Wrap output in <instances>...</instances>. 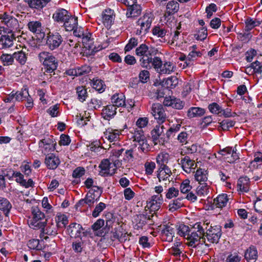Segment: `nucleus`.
I'll return each mask as SVG.
<instances>
[{
  "mask_svg": "<svg viewBox=\"0 0 262 262\" xmlns=\"http://www.w3.org/2000/svg\"><path fill=\"white\" fill-rule=\"evenodd\" d=\"M205 110L199 107H191L187 111V117L189 118L200 117L204 115Z\"/></svg>",
  "mask_w": 262,
  "mask_h": 262,
  "instance_id": "obj_32",
  "label": "nucleus"
},
{
  "mask_svg": "<svg viewBox=\"0 0 262 262\" xmlns=\"http://www.w3.org/2000/svg\"><path fill=\"white\" fill-rule=\"evenodd\" d=\"M245 27L244 30L245 32H249L254 27L258 26L260 24V21L255 18L248 17L246 19Z\"/></svg>",
  "mask_w": 262,
  "mask_h": 262,
  "instance_id": "obj_38",
  "label": "nucleus"
},
{
  "mask_svg": "<svg viewBox=\"0 0 262 262\" xmlns=\"http://www.w3.org/2000/svg\"><path fill=\"white\" fill-rule=\"evenodd\" d=\"M157 176L159 181H168L169 182V178L172 174L170 169L168 167H159L157 171Z\"/></svg>",
  "mask_w": 262,
  "mask_h": 262,
  "instance_id": "obj_24",
  "label": "nucleus"
},
{
  "mask_svg": "<svg viewBox=\"0 0 262 262\" xmlns=\"http://www.w3.org/2000/svg\"><path fill=\"white\" fill-rule=\"evenodd\" d=\"M11 177L16 178L15 181L19 183L20 186L26 188L34 186L33 180L31 179H29L28 181H26V180L24 179V176L20 172L13 171Z\"/></svg>",
  "mask_w": 262,
  "mask_h": 262,
  "instance_id": "obj_15",
  "label": "nucleus"
},
{
  "mask_svg": "<svg viewBox=\"0 0 262 262\" xmlns=\"http://www.w3.org/2000/svg\"><path fill=\"white\" fill-rule=\"evenodd\" d=\"M121 130L114 129L109 128L104 132V136L110 142L117 141L121 135Z\"/></svg>",
  "mask_w": 262,
  "mask_h": 262,
  "instance_id": "obj_27",
  "label": "nucleus"
},
{
  "mask_svg": "<svg viewBox=\"0 0 262 262\" xmlns=\"http://www.w3.org/2000/svg\"><path fill=\"white\" fill-rule=\"evenodd\" d=\"M82 229V227L80 224L73 223L68 226L67 230L71 237L76 238L80 236Z\"/></svg>",
  "mask_w": 262,
  "mask_h": 262,
  "instance_id": "obj_26",
  "label": "nucleus"
},
{
  "mask_svg": "<svg viewBox=\"0 0 262 262\" xmlns=\"http://www.w3.org/2000/svg\"><path fill=\"white\" fill-rule=\"evenodd\" d=\"M12 208V205L6 198L0 197V210L3 211L6 216H8Z\"/></svg>",
  "mask_w": 262,
  "mask_h": 262,
  "instance_id": "obj_39",
  "label": "nucleus"
},
{
  "mask_svg": "<svg viewBox=\"0 0 262 262\" xmlns=\"http://www.w3.org/2000/svg\"><path fill=\"white\" fill-rule=\"evenodd\" d=\"M1 59L4 66H9L13 64L14 58H13V54H2Z\"/></svg>",
  "mask_w": 262,
  "mask_h": 262,
  "instance_id": "obj_57",
  "label": "nucleus"
},
{
  "mask_svg": "<svg viewBox=\"0 0 262 262\" xmlns=\"http://www.w3.org/2000/svg\"><path fill=\"white\" fill-rule=\"evenodd\" d=\"M111 163L108 159H103L99 167L100 168L99 173L102 176H106L108 175L112 176L115 173V168L112 170H110L111 168Z\"/></svg>",
  "mask_w": 262,
  "mask_h": 262,
  "instance_id": "obj_18",
  "label": "nucleus"
},
{
  "mask_svg": "<svg viewBox=\"0 0 262 262\" xmlns=\"http://www.w3.org/2000/svg\"><path fill=\"white\" fill-rule=\"evenodd\" d=\"M141 11L140 5L135 4L127 8L126 15L127 17H135L141 14Z\"/></svg>",
  "mask_w": 262,
  "mask_h": 262,
  "instance_id": "obj_35",
  "label": "nucleus"
},
{
  "mask_svg": "<svg viewBox=\"0 0 262 262\" xmlns=\"http://www.w3.org/2000/svg\"><path fill=\"white\" fill-rule=\"evenodd\" d=\"M111 101L116 107L125 106V98L123 94H115L111 98Z\"/></svg>",
  "mask_w": 262,
  "mask_h": 262,
  "instance_id": "obj_31",
  "label": "nucleus"
},
{
  "mask_svg": "<svg viewBox=\"0 0 262 262\" xmlns=\"http://www.w3.org/2000/svg\"><path fill=\"white\" fill-rule=\"evenodd\" d=\"M115 18L114 11L111 9H105L101 15L102 23L107 28H110Z\"/></svg>",
  "mask_w": 262,
  "mask_h": 262,
  "instance_id": "obj_17",
  "label": "nucleus"
},
{
  "mask_svg": "<svg viewBox=\"0 0 262 262\" xmlns=\"http://www.w3.org/2000/svg\"><path fill=\"white\" fill-rule=\"evenodd\" d=\"M220 126L224 130H228L230 127L234 126L235 121L230 119H225L220 123Z\"/></svg>",
  "mask_w": 262,
  "mask_h": 262,
  "instance_id": "obj_59",
  "label": "nucleus"
},
{
  "mask_svg": "<svg viewBox=\"0 0 262 262\" xmlns=\"http://www.w3.org/2000/svg\"><path fill=\"white\" fill-rule=\"evenodd\" d=\"M13 58L21 65H24L27 60V54L23 51L14 52Z\"/></svg>",
  "mask_w": 262,
  "mask_h": 262,
  "instance_id": "obj_46",
  "label": "nucleus"
},
{
  "mask_svg": "<svg viewBox=\"0 0 262 262\" xmlns=\"http://www.w3.org/2000/svg\"><path fill=\"white\" fill-rule=\"evenodd\" d=\"M133 138V141L135 142V143H138V142L144 141V140L146 139L143 130L141 128H136L135 130Z\"/></svg>",
  "mask_w": 262,
  "mask_h": 262,
  "instance_id": "obj_50",
  "label": "nucleus"
},
{
  "mask_svg": "<svg viewBox=\"0 0 262 262\" xmlns=\"http://www.w3.org/2000/svg\"><path fill=\"white\" fill-rule=\"evenodd\" d=\"M78 25L77 17L69 15V18L64 21L63 26L67 31H71L76 28Z\"/></svg>",
  "mask_w": 262,
  "mask_h": 262,
  "instance_id": "obj_33",
  "label": "nucleus"
},
{
  "mask_svg": "<svg viewBox=\"0 0 262 262\" xmlns=\"http://www.w3.org/2000/svg\"><path fill=\"white\" fill-rule=\"evenodd\" d=\"M208 173L207 170L205 169L199 168L194 172L195 180L200 185H203L208 180Z\"/></svg>",
  "mask_w": 262,
  "mask_h": 262,
  "instance_id": "obj_23",
  "label": "nucleus"
},
{
  "mask_svg": "<svg viewBox=\"0 0 262 262\" xmlns=\"http://www.w3.org/2000/svg\"><path fill=\"white\" fill-rule=\"evenodd\" d=\"M206 224L199 222L195 223L190 229L188 237H186L189 241L188 245L192 247H196L199 245L205 244L209 246L205 237V228H207Z\"/></svg>",
  "mask_w": 262,
  "mask_h": 262,
  "instance_id": "obj_1",
  "label": "nucleus"
},
{
  "mask_svg": "<svg viewBox=\"0 0 262 262\" xmlns=\"http://www.w3.org/2000/svg\"><path fill=\"white\" fill-rule=\"evenodd\" d=\"M15 39L14 34L8 33L0 36V49L8 48L13 45Z\"/></svg>",
  "mask_w": 262,
  "mask_h": 262,
  "instance_id": "obj_16",
  "label": "nucleus"
},
{
  "mask_svg": "<svg viewBox=\"0 0 262 262\" xmlns=\"http://www.w3.org/2000/svg\"><path fill=\"white\" fill-rule=\"evenodd\" d=\"M68 217L63 214L58 213L55 217L54 223L59 228H64L68 224Z\"/></svg>",
  "mask_w": 262,
  "mask_h": 262,
  "instance_id": "obj_36",
  "label": "nucleus"
},
{
  "mask_svg": "<svg viewBox=\"0 0 262 262\" xmlns=\"http://www.w3.org/2000/svg\"><path fill=\"white\" fill-rule=\"evenodd\" d=\"M76 93L78 99L81 102L85 101L88 96L86 89L83 86H78L76 88Z\"/></svg>",
  "mask_w": 262,
  "mask_h": 262,
  "instance_id": "obj_47",
  "label": "nucleus"
},
{
  "mask_svg": "<svg viewBox=\"0 0 262 262\" xmlns=\"http://www.w3.org/2000/svg\"><path fill=\"white\" fill-rule=\"evenodd\" d=\"M84 247V242L81 238L76 239L72 242V248L75 253H81Z\"/></svg>",
  "mask_w": 262,
  "mask_h": 262,
  "instance_id": "obj_40",
  "label": "nucleus"
},
{
  "mask_svg": "<svg viewBox=\"0 0 262 262\" xmlns=\"http://www.w3.org/2000/svg\"><path fill=\"white\" fill-rule=\"evenodd\" d=\"M134 145L136 147H138L139 150L143 153H147L150 150V146L146 139L144 140V141L138 142V143H135Z\"/></svg>",
  "mask_w": 262,
  "mask_h": 262,
  "instance_id": "obj_51",
  "label": "nucleus"
},
{
  "mask_svg": "<svg viewBox=\"0 0 262 262\" xmlns=\"http://www.w3.org/2000/svg\"><path fill=\"white\" fill-rule=\"evenodd\" d=\"M175 67L173 64L170 61H166L162 63L161 68L160 74H169L174 71Z\"/></svg>",
  "mask_w": 262,
  "mask_h": 262,
  "instance_id": "obj_43",
  "label": "nucleus"
},
{
  "mask_svg": "<svg viewBox=\"0 0 262 262\" xmlns=\"http://www.w3.org/2000/svg\"><path fill=\"white\" fill-rule=\"evenodd\" d=\"M169 155L167 153H160L157 158L156 161L159 167H168L167 163L168 162Z\"/></svg>",
  "mask_w": 262,
  "mask_h": 262,
  "instance_id": "obj_44",
  "label": "nucleus"
},
{
  "mask_svg": "<svg viewBox=\"0 0 262 262\" xmlns=\"http://www.w3.org/2000/svg\"><path fill=\"white\" fill-rule=\"evenodd\" d=\"M179 9V4L175 1L169 2L166 5V13L169 15L177 12Z\"/></svg>",
  "mask_w": 262,
  "mask_h": 262,
  "instance_id": "obj_45",
  "label": "nucleus"
},
{
  "mask_svg": "<svg viewBox=\"0 0 262 262\" xmlns=\"http://www.w3.org/2000/svg\"><path fill=\"white\" fill-rule=\"evenodd\" d=\"M62 41V37L59 33L50 32L47 37L46 44L50 50H53L58 48Z\"/></svg>",
  "mask_w": 262,
  "mask_h": 262,
  "instance_id": "obj_12",
  "label": "nucleus"
},
{
  "mask_svg": "<svg viewBox=\"0 0 262 262\" xmlns=\"http://www.w3.org/2000/svg\"><path fill=\"white\" fill-rule=\"evenodd\" d=\"M151 114L158 123H163L167 119L165 111L162 104L156 103L152 104Z\"/></svg>",
  "mask_w": 262,
  "mask_h": 262,
  "instance_id": "obj_9",
  "label": "nucleus"
},
{
  "mask_svg": "<svg viewBox=\"0 0 262 262\" xmlns=\"http://www.w3.org/2000/svg\"><path fill=\"white\" fill-rule=\"evenodd\" d=\"M164 127L162 123L156 125L151 131V138L154 145L163 144L164 142L165 134Z\"/></svg>",
  "mask_w": 262,
  "mask_h": 262,
  "instance_id": "obj_10",
  "label": "nucleus"
},
{
  "mask_svg": "<svg viewBox=\"0 0 262 262\" xmlns=\"http://www.w3.org/2000/svg\"><path fill=\"white\" fill-rule=\"evenodd\" d=\"M157 52V49L152 47H149L144 43L140 45L136 49V54L140 57L139 62L141 66L146 69H151V58Z\"/></svg>",
  "mask_w": 262,
  "mask_h": 262,
  "instance_id": "obj_2",
  "label": "nucleus"
},
{
  "mask_svg": "<svg viewBox=\"0 0 262 262\" xmlns=\"http://www.w3.org/2000/svg\"><path fill=\"white\" fill-rule=\"evenodd\" d=\"M29 96L28 90L25 89L15 93V100L17 101L26 100Z\"/></svg>",
  "mask_w": 262,
  "mask_h": 262,
  "instance_id": "obj_54",
  "label": "nucleus"
},
{
  "mask_svg": "<svg viewBox=\"0 0 262 262\" xmlns=\"http://www.w3.org/2000/svg\"><path fill=\"white\" fill-rule=\"evenodd\" d=\"M154 16L150 12H145L136 22V33L138 35H143L148 32L154 20Z\"/></svg>",
  "mask_w": 262,
  "mask_h": 262,
  "instance_id": "obj_3",
  "label": "nucleus"
},
{
  "mask_svg": "<svg viewBox=\"0 0 262 262\" xmlns=\"http://www.w3.org/2000/svg\"><path fill=\"white\" fill-rule=\"evenodd\" d=\"M28 29L34 34L38 35V38H43L45 34L41 32L42 26L40 22L38 21H32L28 24Z\"/></svg>",
  "mask_w": 262,
  "mask_h": 262,
  "instance_id": "obj_22",
  "label": "nucleus"
},
{
  "mask_svg": "<svg viewBox=\"0 0 262 262\" xmlns=\"http://www.w3.org/2000/svg\"><path fill=\"white\" fill-rule=\"evenodd\" d=\"M38 145L41 152L47 155L55 149L56 142L53 136H47L40 140Z\"/></svg>",
  "mask_w": 262,
  "mask_h": 262,
  "instance_id": "obj_8",
  "label": "nucleus"
},
{
  "mask_svg": "<svg viewBox=\"0 0 262 262\" xmlns=\"http://www.w3.org/2000/svg\"><path fill=\"white\" fill-rule=\"evenodd\" d=\"M92 86L96 91L103 92L105 89V85L102 80L97 79L96 80L94 79Z\"/></svg>",
  "mask_w": 262,
  "mask_h": 262,
  "instance_id": "obj_60",
  "label": "nucleus"
},
{
  "mask_svg": "<svg viewBox=\"0 0 262 262\" xmlns=\"http://www.w3.org/2000/svg\"><path fill=\"white\" fill-rule=\"evenodd\" d=\"M116 110L117 107L114 105H107L102 110L101 116L105 120H110L116 114Z\"/></svg>",
  "mask_w": 262,
  "mask_h": 262,
  "instance_id": "obj_20",
  "label": "nucleus"
},
{
  "mask_svg": "<svg viewBox=\"0 0 262 262\" xmlns=\"http://www.w3.org/2000/svg\"><path fill=\"white\" fill-rule=\"evenodd\" d=\"M203 223L206 224L207 228H205L206 230L205 232V237L207 242L209 243H218L222 235L221 227L219 225L209 226V222L207 220L203 222Z\"/></svg>",
  "mask_w": 262,
  "mask_h": 262,
  "instance_id": "obj_4",
  "label": "nucleus"
},
{
  "mask_svg": "<svg viewBox=\"0 0 262 262\" xmlns=\"http://www.w3.org/2000/svg\"><path fill=\"white\" fill-rule=\"evenodd\" d=\"M146 217L144 215L139 214L134 216V223L136 224L134 228L137 230L142 229L146 224Z\"/></svg>",
  "mask_w": 262,
  "mask_h": 262,
  "instance_id": "obj_42",
  "label": "nucleus"
},
{
  "mask_svg": "<svg viewBox=\"0 0 262 262\" xmlns=\"http://www.w3.org/2000/svg\"><path fill=\"white\" fill-rule=\"evenodd\" d=\"M228 201V195L226 193H222L214 199L213 205L216 208H222L227 205Z\"/></svg>",
  "mask_w": 262,
  "mask_h": 262,
  "instance_id": "obj_28",
  "label": "nucleus"
},
{
  "mask_svg": "<svg viewBox=\"0 0 262 262\" xmlns=\"http://www.w3.org/2000/svg\"><path fill=\"white\" fill-rule=\"evenodd\" d=\"M162 61L161 58L158 57H155L151 58V62L150 63L151 68L153 67L157 73L161 71L162 67Z\"/></svg>",
  "mask_w": 262,
  "mask_h": 262,
  "instance_id": "obj_53",
  "label": "nucleus"
},
{
  "mask_svg": "<svg viewBox=\"0 0 262 262\" xmlns=\"http://www.w3.org/2000/svg\"><path fill=\"white\" fill-rule=\"evenodd\" d=\"M201 55L202 54L200 52L191 50L187 56V61H185V64L186 65L184 64V68L190 65L191 61H193L194 58H196L198 57H201Z\"/></svg>",
  "mask_w": 262,
  "mask_h": 262,
  "instance_id": "obj_49",
  "label": "nucleus"
},
{
  "mask_svg": "<svg viewBox=\"0 0 262 262\" xmlns=\"http://www.w3.org/2000/svg\"><path fill=\"white\" fill-rule=\"evenodd\" d=\"M45 163L48 168L54 170L59 165L60 161L54 154H50L46 155Z\"/></svg>",
  "mask_w": 262,
  "mask_h": 262,
  "instance_id": "obj_19",
  "label": "nucleus"
},
{
  "mask_svg": "<svg viewBox=\"0 0 262 262\" xmlns=\"http://www.w3.org/2000/svg\"><path fill=\"white\" fill-rule=\"evenodd\" d=\"M81 38L84 47L86 50H88L87 52H85L86 54L93 55L99 50L95 46H94V40L93 38H92V34L91 33L85 32Z\"/></svg>",
  "mask_w": 262,
  "mask_h": 262,
  "instance_id": "obj_11",
  "label": "nucleus"
},
{
  "mask_svg": "<svg viewBox=\"0 0 262 262\" xmlns=\"http://www.w3.org/2000/svg\"><path fill=\"white\" fill-rule=\"evenodd\" d=\"M100 195V193L95 194L94 193L93 190H89L84 198L86 201L87 205L89 206H92L95 201H97L99 199Z\"/></svg>",
  "mask_w": 262,
  "mask_h": 262,
  "instance_id": "obj_41",
  "label": "nucleus"
},
{
  "mask_svg": "<svg viewBox=\"0 0 262 262\" xmlns=\"http://www.w3.org/2000/svg\"><path fill=\"white\" fill-rule=\"evenodd\" d=\"M0 20L7 27L8 33H14L19 30V24L17 19L6 13L0 15Z\"/></svg>",
  "mask_w": 262,
  "mask_h": 262,
  "instance_id": "obj_7",
  "label": "nucleus"
},
{
  "mask_svg": "<svg viewBox=\"0 0 262 262\" xmlns=\"http://www.w3.org/2000/svg\"><path fill=\"white\" fill-rule=\"evenodd\" d=\"M38 58L40 62H42L46 68V72L48 73H54L58 66L57 60L51 53L47 52H42L38 55Z\"/></svg>",
  "mask_w": 262,
  "mask_h": 262,
  "instance_id": "obj_5",
  "label": "nucleus"
},
{
  "mask_svg": "<svg viewBox=\"0 0 262 262\" xmlns=\"http://www.w3.org/2000/svg\"><path fill=\"white\" fill-rule=\"evenodd\" d=\"M51 0H31L30 1V7L31 8L40 9L46 6Z\"/></svg>",
  "mask_w": 262,
  "mask_h": 262,
  "instance_id": "obj_48",
  "label": "nucleus"
},
{
  "mask_svg": "<svg viewBox=\"0 0 262 262\" xmlns=\"http://www.w3.org/2000/svg\"><path fill=\"white\" fill-rule=\"evenodd\" d=\"M153 35L158 37L163 38L166 35V30L159 26H155L152 30Z\"/></svg>",
  "mask_w": 262,
  "mask_h": 262,
  "instance_id": "obj_61",
  "label": "nucleus"
},
{
  "mask_svg": "<svg viewBox=\"0 0 262 262\" xmlns=\"http://www.w3.org/2000/svg\"><path fill=\"white\" fill-rule=\"evenodd\" d=\"M32 217L28 220L29 226L33 229H40L43 226L45 215L37 207L31 209Z\"/></svg>",
  "mask_w": 262,
  "mask_h": 262,
  "instance_id": "obj_6",
  "label": "nucleus"
},
{
  "mask_svg": "<svg viewBox=\"0 0 262 262\" xmlns=\"http://www.w3.org/2000/svg\"><path fill=\"white\" fill-rule=\"evenodd\" d=\"M183 197L181 196L171 201L168 205L169 210L173 212L181 208L183 206Z\"/></svg>",
  "mask_w": 262,
  "mask_h": 262,
  "instance_id": "obj_37",
  "label": "nucleus"
},
{
  "mask_svg": "<svg viewBox=\"0 0 262 262\" xmlns=\"http://www.w3.org/2000/svg\"><path fill=\"white\" fill-rule=\"evenodd\" d=\"M27 245L31 249L39 250L41 249V247L39 246V241L37 239H31L29 240Z\"/></svg>",
  "mask_w": 262,
  "mask_h": 262,
  "instance_id": "obj_62",
  "label": "nucleus"
},
{
  "mask_svg": "<svg viewBox=\"0 0 262 262\" xmlns=\"http://www.w3.org/2000/svg\"><path fill=\"white\" fill-rule=\"evenodd\" d=\"M179 194V189L173 187H171L169 188L167 190V192L166 193V198L168 199H171L173 198L178 196Z\"/></svg>",
  "mask_w": 262,
  "mask_h": 262,
  "instance_id": "obj_63",
  "label": "nucleus"
},
{
  "mask_svg": "<svg viewBox=\"0 0 262 262\" xmlns=\"http://www.w3.org/2000/svg\"><path fill=\"white\" fill-rule=\"evenodd\" d=\"M237 186L240 191L248 192L250 188L249 179L246 176L241 177L237 181Z\"/></svg>",
  "mask_w": 262,
  "mask_h": 262,
  "instance_id": "obj_34",
  "label": "nucleus"
},
{
  "mask_svg": "<svg viewBox=\"0 0 262 262\" xmlns=\"http://www.w3.org/2000/svg\"><path fill=\"white\" fill-rule=\"evenodd\" d=\"M91 68L88 65H84L80 67L75 68V75L76 76L84 75L90 72Z\"/></svg>",
  "mask_w": 262,
  "mask_h": 262,
  "instance_id": "obj_52",
  "label": "nucleus"
},
{
  "mask_svg": "<svg viewBox=\"0 0 262 262\" xmlns=\"http://www.w3.org/2000/svg\"><path fill=\"white\" fill-rule=\"evenodd\" d=\"M178 162L183 170L188 173H190L192 169H195L196 166L195 161L187 156L179 159Z\"/></svg>",
  "mask_w": 262,
  "mask_h": 262,
  "instance_id": "obj_14",
  "label": "nucleus"
},
{
  "mask_svg": "<svg viewBox=\"0 0 262 262\" xmlns=\"http://www.w3.org/2000/svg\"><path fill=\"white\" fill-rule=\"evenodd\" d=\"M209 192V186L206 183L203 185H201L197 187L196 189V193L198 195H207Z\"/></svg>",
  "mask_w": 262,
  "mask_h": 262,
  "instance_id": "obj_56",
  "label": "nucleus"
},
{
  "mask_svg": "<svg viewBox=\"0 0 262 262\" xmlns=\"http://www.w3.org/2000/svg\"><path fill=\"white\" fill-rule=\"evenodd\" d=\"M257 251L254 246H250L245 253V258L247 262H255L257 259Z\"/></svg>",
  "mask_w": 262,
  "mask_h": 262,
  "instance_id": "obj_29",
  "label": "nucleus"
},
{
  "mask_svg": "<svg viewBox=\"0 0 262 262\" xmlns=\"http://www.w3.org/2000/svg\"><path fill=\"white\" fill-rule=\"evenodd\" d=\"M163 202V198L162 194H156L152 195L149 199L148 204L151 210L154 211L158 210Z\"/></svg>",
  "mask_w": 262,
  "mask_h": 262,
  "instance_id": "obj_21",
  "label": "nucleus"
},
{
  "mask_svg": "<svg viewBox=\"0 0 262 262\" xmlns=\"http://www.w3.org/2000/svg\"><path fill=\"white\" fill-rule=\"evenodd\" d=\"M190 231V229L188 226L184 224H181L178 228V234L186 238L189 236Z\"/></svg>",
  "mask_w": 262,
  "mask_h": 262,
  "instance_id": "obj_55",
  "label": "nucleus"
},
{
  "mask_svg": "<svg viewBox=\"0 0 262 262\" xmlns=\"http://www.w3.org/2000/svg\"><path fill=\"white\" fill-rule=\"evenodd\" d=\"M174 235V229L172 225L167 224L162 229V237L167 242H171Z\"/></svg>",
  "mask_w": 262,
  "mask_h": 262,
  "instance_id": "obj_25",
  "label": "nucleus"
},
{
  "mask_svg": "<svg viewBox=\"0 0 262 262\" xmlns=\"http://www.w3.org/2000/svg\"><path fill=\"white\" fill-rule=\"evenodd\" d=\"M190 180L188 179H185L183 181L180 185V190L182 193H188L192 189V186L190 185Z\"/></svg>",
  "mask_w": 262,
  "mask_h": 262,
  "instance_id": "obj_58",
  "label": "nucleus"
},
{
  "mask_svg": "<svg viewBox=\"0 0 262 262\" xmlns=\"http://www.w3.org/2000/svg\"><path fill=\"white\" fill-rule=\"evenodd\" d=\"M150 73L146 70H142L139 74L140 81L142 83H146L149 80Z\"/></svg>",
  "mask_w": 262,
  "mask_h": 262,
  "instance_id": "obj_64",
  "label": "nucleus"
},
{
  "mask_svg": "<svg viewBox=\"0 0 262 262\" xmlns=\"http://www.w3.org/2000/svg\"><path fill=\"white\" fill-rule=\"evenodd\" d=\"M69 15L68 11L61 9L56 11L53 15V18L57 22L64 23L69 18Z\"/></svg>",
  "mask_w": 262,
  "mask_h": 262,
  "instance_id": "obj_30",
  "label": "nucleus"
},
{
  "mask_svg": "<svg viewBox=\"0 0 262 262\" xmlns=\"http://www.w3.org/2000/svg\"><path fill=\"white\" fill-rule=\"evenodd\" d=\"M42 233L50 236H55L58 233V229L57 225L53 220L47 221L43 223V226L41 227Z\"/></svg>",
  "mask_w": 262,
  "mask_h": 262,
  "instance_id": "obj_13",
  "label": "nucleus"
}]
</instances>
